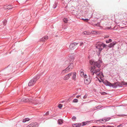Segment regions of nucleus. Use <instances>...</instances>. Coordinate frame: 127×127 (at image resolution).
<instances>
[{
	"label": "nucleus",
	"instance_id": "obj_25",
	"mask_svg": "<svg viewBox=\"0 0 127 127\" xmlns=\"http://www.w3.org/2000/svg\"><path fill=\"white\" fill-rule=\"evenodd\" d=\"M100 93L102 95H106L107 94V93L105 92H101Z\"/></svg>",
	"mask_w": 127,
	"mask_h": 127
},
{
	"label": "nucleus",
	"instance_id": "obj_3",
	"mask_svg": "<svg viewBox=\"0 0 127 127\" xmlns=\"http://www.w3.org/2000/svg\"><path fill=\"white\" fill-rule=\"evenodd\" d=\"M107 45L103 43H99L96 45V48L98 50L97 53L100 55L103 48L106 47Z\"/></svg>",
	"mask_w": 127,
	"mask_h": 127
},
{
	"label": "nucleus",
	"instance_id": "obj_12",
	"mask_svg": "<svg viewBox=\"0 0 127 127\" xmlns=\"http://www.w3.org/2000/svg\"><path fill=\"white\" fill-rule=\"evenodd\" d=\"M117 86V87L118 86L120 87H122L123 86L125 85V82H116Z\"/></svg>",
	"mask_w": 127,
	"mask_h": 127
},
{
	"label": "nucleus",
	"instance_id": "obj_24",
	"mask_svg": "<svg viewBox=\"0 0 127 127\" xmlns=\"http://www.w3.org/2000/svg\"><path fill=\"white\" fill-rule=\"evenodd\" d=\"M83 34L84 35H88L89 34V32H88L87 31H85L83 32Z\"/></svg>",
	"mask_w": 127,
	"mask_h": 127
},
{
	"label": "nucleus",
	"instance_id": "obj_16",
	"mask_svg": "<svg viewBox=\"0 0 127 127\" xmlns=\"http://www.w3.org/2000/svg\"><path fill=\"white\" fill-rule=\"evenodd\" d=\"M32 102H31V103L32 104H36L38 103V100L37 99L33 100L32 99Z\"/></svg>",
	"mask_w": 127,
	"mask_h": 127
},
{
	"label": "nucleus",
	"instance_id": "obj_31",
	"mask_svg": "<svg viewBox=\"0 0 127 127\" xmlns=\"http://www.w3.org/2000/svg\"><path fill=\"white\" fill-rule=\"evenodd\" d=\"M99 76L100 78H102L104 77L103 74L102 72H101L100 74V75H99Z\"/></svg>",
	"mask_w": 127,
	"mask_h": 127
},
{
	"label": "nucleus",
	"instance_id": "obj_21",
	"mask_svg": "<svg viewBox=\"0 0 127 127\" xmlns=\"http://www.w3.org/2000/svg\"><path fill=\"white\" fill-rule=\"evenodd\" d=\"M99 121L102 123H104L106 122V121H105V118L101 119Z\"/></svg>",
	"mask_w": 127,
	"mask_h": 127
},
{
	"label": "nucleus",
	"instance_id": "obj_15",
	"mask_svg": "<svg viewBox=\"0 0 127 127\" xmlns=\"http://www.w3.org/2000/svg\"><path fill=\"white\" fill-rule=\"evenodd\" d=\"M116 43V42L115 41H114L111 43L109 45V46L110 48H111L113 47Z\"/></svg>",
	"mask_w": 127,
	"mask_h": 127
},
{
	"label": "nucleus",
	"instance_id": "obj_38",
	"mask_svg": "<svg viewBox=\"0 0 127 127\" xmlns=\"http://www.w3.org/2000/svg\"><path fill=\"white\" fill-rule=\"evenodd\" d=\"M118 116H122L123 117L125 116H126L125 115L123 114V115H119Z\"/></svg>",
	"mask_w": 127,
	"mask_h": 127
},
{
	"label": "nucleus",
	"instance_id": "obj_28",
	"mask_svg": "<svg viewBox=\"0 0 127 127\" xmlns=\"http://www.w3.org/2000/svg\"><path fill=\"white\" fill-rule=\"evenodd\" d=\"M67 18H64L63 19V21L65 23H67Z\"/></svg>",
	"mask_w": 127,
	"mask_h": 127
},
{
	"label": "nucleus",
	"instance_id": "obj_23",
	"mask_svg": "<svg viewBox=\"0 0 127 127\" xmlns=\"http://www.w3.org/2000/svg\"><path fill=\"white\" fill-rule=\"evenodd\" d=\"M12 6L11 5H9L7 6L6 9H12Z\"/></svg>",
	"mask_w": 127,
	"mask_h": 127
},
{
	"label": "nucleus",
	"instance_id": "obj_42",
	"mask_svg": "<svg viewBox=\"0 0 127 127\" xmlns=\"http://www.w3.org/2000/svg\"><path fill=\"white\" fill-rule=\"evenodd\" d=\"M45 114L46 115H48L49 114V112L48 111V112H47Z\"/></svg>",
	"mask_w": 127,
	"mask_h": 127
},
{
	"label": "nucleus",
	"instance_id": "obj_2",
	"mask_svg": "<svg viewBox=\"0 0 127 127\" xmlns=\"http://www.w3.org/2000/svg\"><path fill=\"white\" fill-rule=\"evenodd\" d=\"M95 66H91L90 69V73L91 75V76H93L95 74H96L95 77L97 76H99L101 73V72H100V69L99 68L97 69H96Z\"/></svg>",
	"mask_w": 127,
	"mask_h": 127
},
{
	"label": "nucleus",
	"instance_id": "obj_36",
	"mask_svg": "<svg viewBox=\"0 0 127 127\" xmlns=\"http://www.w3.org/2000/svg\"><path fill=\"white\" fill-rule=\"evenodd\" d=\"M83 77L85 78V79H87V76L86 74H85V75H84V76Z\"/></svg>",
	"mask_w": 127,
	"mask_h": 127
},
{
	"label": "nucleus",
	"instance_id": "obj_13",
	"mask_svg": "<svg viewBox=\"0 0 127 127\" xmlns=\"http://www.w3.org/2000/svg\"><path fill=\"white\" fill-rule=\"evenodd\" d=\"M84 83L86 84H89L90 82V79H84Z\"/></svg>",
	"mask_w": 127,
	"mask_h": 127
},
{
	"label": "nucleus",
	"instance_id": "obj_37",
	"mask_svg": "<svg viewBox=\"0 0 127 127\" xmlns=\"http://www.w3.org/2000/svg\"><path fill=\"white\" fill-rule=\"evenodd\" d=\"M87 95H84V96L83 97V98L84 99L86 98L87 97Z\"/></svg>",
	"mask_w": 127,
	"mask_h": 127
},
{
	"label": "nucleus",
	"instance_id": "obj_43",
	"mask_svg": "<svg viewBox=\"0 0 127 127\" xmlns=\"http://www.w3.org/2000/svg\"><path fill=\"white\" fill-rule=\"evenodd\" d=\"M108 41L109 42H111L112 41V40L111 39H109L108 40Z\"/></svg>",
	"mask_w": 127,
	"mask_h": 127
},
{
	"label": "nucleus",
	"instance_id": "obj_47",
	"mask_svg": "<svg viewBox=\"0 0 127 127\" xmlns=\"http://www.w3.org/2000/svg\"><path fill=\"white\" fill-rule=\"evenodd\" d=\"M107 127H114L113 126H107Z\"/></svg>",
	"mask_w": 127,
	"mask_h": 127
},
{
	"label": "nucleus",
	"instance_id": "obj_40",
	"mask_svg": "<svg viewBox=\"0 0 127 127\" xmlns=\"http://www.w3.org/2000/svg\"><path fill=\"white\" fill-rule=\"evenodd\" d=\"M26 122V120H25V119H24L23 120L22 122L23 123H25Z\"/></svg>",
	"mask_w": 127,
	"mask_h": 127
},
{
	"label": "nucleus",
	"instance_id": "obj_50",
	"mask_svg": "<svg viewBox=\"0 0 127 127\" xmlns=\"http://www.w3.org/2000/svg\"><path fill=\"white\" fill-rule=\"evenodd\" d=\"M125 85H127V82H125Z\"/></svg>",
	"mask_w": 127,
	"mask_h": 127
},
{
	"label": "nucleus",
	"instance_id": "obj_20",
	"mask_svg": "<svg viewBox=\"0 0 127 127\" xmlns=\"http://www.w3.org/2000/svg\"><path fill=\"white\" fill-rule=\"evenodd\" d=\"M58 122L59 124L61 125L63 123V121L62 119H60L58 120Z\"/></svg>",
	"mask_w": 127,
	"mask_h": 127
},
{
	"label": "nucleus",
	"instance_id": "obj_8",
	"mask_svg": "<svg viewBox=\"0 0 127 127\" xmlns=\"http://www.w3.org/2000/svg\"><path fill=\"white\" fill-rule=\"evenodd\" d=\"M38 126V124L37 123H32L28 125L27 127H37Z\"/></svg>",
	"mask_w": 127,
	"mask_h": 127
},
{
	"label": "nucleus",
	"instance_id": "obj_17",
	"mask_svg": "<svg viewBox=\"0 0 127 127\" xmlns=\"http://www.w3.org/2000/svg\"><path fill=\"white\" fill-rule=\"evenodd\" d=\"M72 74H73L72 79L74 80H76V73L75 72L72 73Z\"/></svg>",
	"mask_w": 127,
	"mask_h": 127
},
{
	"label": "nucleus",
	"instance_id": "obj_29",
	"mask_svg": "<svg viewBox=\"0 0 127 127\" xmlns=\"http://www.w3.org/2000/svg\"><path fill=\"white\" fill-rule=\"evenodd\" d=\"M78 101V99H74L73 100V102H77Z\"/></svg>",
	"mask_w": 127,
	"mask_h": 127
},
{
	"label": "nucleus",
	"instance_id": "obj_33",
	"mask_svg": "<svg viewBox=\"0 0 127 127\" xmlns=\"http://www.w3.org/2000/svg\"><path fill=\"white\" fill-rule=\"evenodd\" d=\"M82 20H84L86 22H88V21L89 20V19H82Z\"/></svg>",
	"mask_w": 127,
	"mask_h": 127
},
{
	"label": "nucleus",
	"instance_id": "obj_26",
	"mask_svg": "<svg viewBox=\"0 0 127 127\" xmlns=\"http://www.w3.org/2000/svg\"><path fill=\"white\" fill-rule=\"evenodd\" d=\"M7 21L6 20H4V21L3 22V24L4 26L6 24V23Z\"/></svg>",
	"mask_w": 127,
	"mask_h": 127
},
{
	"label": "nucleus",
	"instance_id": "obj_5",
	"mask_svg": "<svg viewBox=\"0 0 127 127\" xmlns=\"http://www.w3.org/2000/svg\"><path fill=\"white\" fill-rule=\"evenodd\" d=\"M89 63L90 64L94 65L92 66H95L96 68V66L99 68L100 67L102 62L100 61L95 62L93 60H90L89 61Z\"/></svg>",
	"mask_w": 127,
	"mask_h": 127
},
{
	"label": "nucleus",
	"instance_id": "obj_18",
	"mask_svg": "<svg viewBox=\"0 0 127 127\" xmlns=\"http://www.w3.org/2000/svg\"><path fill=\"white\" fill-rule=\"evenodd\" d=\"M81 126V124H73V127H80Z\"/></svg>",
	"mask_w": 127,
	"mask_h": 127
},
{
	"label": "nucleus",
	"instance_id": "obj_48",
	"mask_svg": "<svg viewBox=\"0 0 127 127\" xmlns=\"http://www.w3.org/2000/svg\"><path fill=\"white\" fill-rule=\"evenodd\" d=\"M80 96V95H78L76 96V97L77 98H78Z\"/></svg>",
	"mask_w": 127,
	"mask_h": 127
},
{
	"label": "nucleus",
	"instance_id": "obj_1",
	"mask_svg": "<svg viewBox=\"0 0 127 127\" xmlns=\"http://www.w3.org/2000/svg\"><path fill=\"white\" fill-rule=\"evenodd\" d=\"M69 56L70 58V62L71 63L67 67L62 71V73L63 74L71 71L73 67L74 64L72 62L74 59V57L72 54L70 55Z\"/></svg>",
	"mask_w": 127,
	"mask_h": 127
},
{
	"label": "nucleus",
	"instance_id": "obj_4",
	"mask_svg": "<svg viewBox=\"0 0 127 127\" xmlns=\"http://www.w3.org/2000/svg\"><path fill=\"white\" fill-rule=\"evenodd\" d=\"M40 75V74H38L34 77L33 79L30 81L28 83V86H31L33 85L35 83L36 80L39 78Z\"/></svg>",
	"mask_w": 127,
	"mask_h": 127
},
{
	"label": "nucleus",
	"instance_id": "obj_14",
	"mask_svg": "<svg viewBox=\"0 0 127 127\" xmlns=\"http://www.w3.org/2000/svg\"><path fill=\"white\" fill-rule=\"evenodd\" d=\"M48 38V37L47 36H45L40 39V41L44 42Z\"/></svg>",
	"mask_w": 127,
	"mask_h": 127
},
{
	"label": "nucleus",
	"instance_id": "obj_44",
	"mask_svg": "<svg viewBox=\"0 0 127 127\" xmlns=\"http://www.w3.org/2000/svg\"><path fill=\"white\" fill-rule=\"evenodd\" d=\"M83 126L85 125L86 124L85 123V122H83Z\"/></svg>",
	"mask_w": 127,
	"mask_h": 127
},
{
	"label": "nucleus",
	"instance_id": "obj_7",
	"mask_svg": "<svg viewBox=\"0 0 127 127\" xmlns=\"http://www.w3.org/2000/svg\"><path fill=\"white\" fill-rule=\"evenodd\" d=\"M22 101L24 102H29L30 103L32 101V99L29 98H24L22 100Z\"/></svg>",
	"mask_w": 127,
	"mask_h": 127
},
{
	"label": "nucleus",
	"instance_id": "obj_45",
	"mask_svg": "<svg viewBox=\"0 0 127 127\" xmlns=\"http://www.w3.org/2000/svg\"><path fill=\"white\" fill-rule=\"evenodd\" d=\"M106 43H109V42L108 41V40H106Z\"/></svg>",
	"mask_w": 127,
	"mask_h": 127
},
{
	"label": "nucleus",
	"instance_id": "obj_6",
	"mask_svg": "<svg viewBox=\"0 0 127 127\" xmlns=\"http://www.w3.org/2000/svg\"><path fill=\"white\" fill-rule=\"evenodd\" d=\"M116 83L115 82L114 83H112L109 82L107 81L105 83V85L106 86H109L111 87L116 89L117 88Z\"/></svg>",
	"mask_w": 127,
	"mask_h": 127
},
{
	"label": "nucleus",
	"instance_id": "obj_51",
	"mask_svg": "<svg viewBox=\"0 0 127 127\" xmlns=\"http://www.w3.org/2000/svg\"><path fill=\"white\" fill-rule=\"evenodd\" d=\"M98 127V126L96 127V126H93L92 127Z\"/></svg>",
	"mask_w": 127,
	"mask_h": 127
},
{
	"label": "nucleus",
	"instance_id": "obj_9",
	"mask_svg": "<svg viewBox=\"0 0 127 127\" xmlns=\"http://www.w3.org/2000/svg\"><path fill=\"white\" fill-rule=\"evenodd\" d=\"M72 74V72H71L66 75L64 77V80H68Z\"/></svg>",
	"mask_w": 127,
	"mask_h": 127
},
{
	"label": "nucleus",
	"instance_id": "obj_49",
	"mask_svg": "<svg viewBox=\"0 0 127 127\" xmlns=\"http://www.w3.org/2000/svg\"><path fill=\"white\" fill-rule=\"evenodd\" d=\"M117 127H122L121 125H119L117 126Z\"/></svg>",
	"mask_w": 127,
	"mask_h": 127
},
{
	"label": "nucleus",
	"instance_id": "obj_41",
	"mask_svg": "<svg viewBox=\"0 0 127 127\" xmlns=\"http://www.w3.org/2000/svg\"><path fill=\"white\" fill-rule=\"evenodd\" d=\"M83 45V43L82 42H81L80 45V46H82Z\"/></svg>",
	"mask_w": 127,
	"mask_h": 127
},
{
	"label": "nucleus",
	"instance_id": "obj_30",
	"mask_svg": "<svg viewBox=\"0 0 127 127\" xmlns=\"http://www.w3.org/2000/svg\"><path fill=\"white\" fill-rule=\"evenodd\" d=\"M63 105L61 104H59L58 106V107L60 108H61L62 107Z\"/></svg>",
	"mask_w": 127,
	"mask_h": 127
},
{
	"label": "nucleus",
	"instance_id": "obj_39",
	"mask_svg": "<svg viewBox=\"0 0 127 127\" xmlns=\"http://www.w3.org/2000/svg\"><path fill=\"white\" fill-rule=\"evenodd\" d=\"M26 121H28L30 120L29 119V118H27L25 119Z\"/></svg>",
	"mask_w": 127,
	"mask_h": 127
},
{
	"label": "nucleus",
	"instance_id": "obj_46",
	"mask_svg": "<svg viewBox=\"0 0 127 127\" xmlns=\"http://www.w3.org/2000/svg\"><path fill=\"white\" fill-rule=\"evenodd\" d=\"M109 37V36H105V37H104V38H108V37Z\"/></svg>",
	"mask_w": 127,
	"mask_h": 127
},
{
	"label": "nucleus",
	"instance_id": "obj_22",
	"mask_svg": "<svg viewBox=\"0 0 127 127\" xmlns=\"http://www.w3.org/2000/svg\"><path fill=\"white\" fill-rule=\"evenodd\" d=\"M83 71L82 69H81L80 70V75L81 77L84 76V72Z\"/></svg>",
	"mask_w": 127,
	"mask_h": 127
},
{
	"label": "nucleus",
	"instance_id": "obj_10",
	"mask_svg": "<svg viewBox=\"0 0 127 127\" xmlns=\"http://www.w3.org/2000/svg\"><path fill=\"white\" fill-rule=\"evenodd\" d=\"M78 44V43L75 42L71 43L69 46V49L71 50L73 49L75 46L77 45Z\"/></svg>",
	"mask_w": 127,
	"mask_h": 127
},
{
	"label": "nucleus",
	"instance_id": "obj_11",
	"mask_svg": "<svg viewBox=\"0 0 127 127\" xmlns=\"http://www.w3.org/2000/svg\"><path fill=\"white\" fill-rule=\"evenodd\" d=\"M117 86V87L118 86L120 87H122L123 86L125 85V82H116Z\"/></svg>",
	"mask_w": 127,
	"mask_h": 127
},
{
	"label": "nucleus",
	"instance_id": "obj_27",
	"mask_svg": "<svg viewBox=\"0 0 127 127\" xmlns=\"http://www.w3.org/2000/svg\"><path fill=\"white\" fill-rule=\"evenodd\" d=\"M105 119L106 122L109 120L111 119V118L110 117H107L105 118Z\"/></svg>",
	"mask_w": 127,
	"mask_h": 127
},
{
	"label": "nucleus",
	"instance_id": "obj_34",
	"mask_svg": "<svg viewBox=\"0 0 127 127\" xmlns=\"http://www.w3.org/2000/svg\"><path fill=\"white\" fill-rule=\"evenodd\" d=\"M97 109H99L101 108V106H98L97 107H95Z\"/></svg>",
	"mask_w": 127,
	"mask_h": 127
},
{
	"label": "nucleus",
	"instance_id": "obj_19",
	"mask_svg": "<svg viewBox=\"0 0 127 127\" xmlns=\"http://www.w3.org/2000/svg\"><path fill=\"white\" fill-rule=\"evenodd\" d=\"M58 3V2L57 1H55L54 4H53V8H55L56 7Z\"/></svg>",
	"mask_w": 127,
	"mask_h": 127
},
{
	"label": "nucleus",
	"instance_id": "obj_35",
	"mask_svg": "<svg viewBox=\"0 0 127 127\" xmlns=\"http://www.w3.org/2000/svg\"><path fill=\"white\" fill-rule=\"evenodd\" d=\"M72 119L73 120L74 119V120H75L76 119V118L75 117L73 116L72 117Z\"/></svg>",
	"mask_w": 127,
	"mask_h": 127
},
{
	"label": "nucleus",
	"instance_id": "obj_32",
	"mask_svg": "<svg viewBox=\"0 0 127 127\" xmlns=\"http://www.w3.org/2000/svg\"><path fill=\"white\" fill-rule=\"evenodd\" d=\"M92 33L93 34H95L96 33H97V32L96 31H93L92 32Z\"/></svg>",
	"mask_w": 127,
	"mask_h": 127
}]
</instances>
